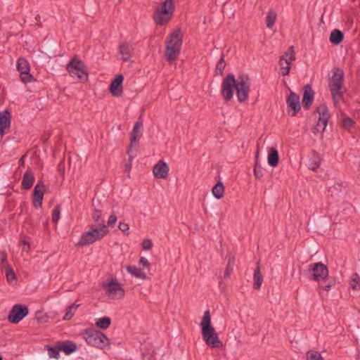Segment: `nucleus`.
Listing matches in <instances>:
<instances>
[{
  "label": "nucleus",
  "instance_id": "nucleus-1",
  "mask_svg": "<svg viewBox=\"0 0 360 360\" xmlns=\"http://www.w3.org/2000/svg\"><path fill=\"white\" fill-rule=\"evenodd\" d=\"M250 85L248 75L243 74L235 79L233 75L229 74L221 84L222 96L226 101H230L233 98V89H236L238 100L243 103L248 98Z\"/></svg>",
  "mask_w": 360,
  "mask_h": 360
},
{
  "label": "nucleus",
  "instance_id": "nucleus-2",
  "mask_svg": "<svg viewBox=\"0 0 360 360\" xmlns=\"http://www.w3.org/2000/svg\"><path fill=\"white\" fill-rule=\"evenodd\" d=\"M200 326L202 339L207 346L211 348H220L223 346L215 328L211 324V316L209 311H205Z\"/></svg>",
  "mask_w": 360,
  "mask_h": 360
},
{
  "label": "nucleus",
  "instance_id": "nucleus-3",
  "mask_svg": "<svg viewBox=\"0 0 360 360\" xmlns=\"http://www.w3.org/2000/svg\"><path fill=\"white\" fill-rule=\"evenodd\" d=\"M108 227L102 221L96 225H91L89 231L83 233L77 245L84 247L102 239L108 233Z\"/></svg>",
  "mask_w": 360,
  "mask_h": 360
},
{
  "label": "nucleus",
  "instance_id": "nucleus-4",
  "mask_svg": "<svg viewBox=\"0 0 360 360\" xmlns=\"http://www.w3.org/2000/svg\"><path fill=\"white\" fill-rule=\"evenodd\" d=\"M343 70L340 68H337L333 70V76L328 80V87L335 105H337L340 101L343 98Z\"/></svg>",
  "mask_w": 360,
  "mask_h": 360
},
{
  "label": "nucleus",
  "instance_id": "nucleus-5",
  "mask_svg": "<svg viewBox=\"0 0 360 360\" xmlns=\"http://www.w3.org/2000/svg\"><path fill=\"white\" fill-rule=\"evenodd\" d=\"M182 45V37L180 30H174L168 37L165 55L170 63L174 61L179 56Z\"/></svg>",
  "mask_w": 360,
  "mask_h": 360
},
{
  "label": "nucleus",
  "instance_id": "nucleus-6",
  "mask_svg": "<svg viewBox=\"0 0 360 360\" xmlns=\"http://www.w3.org/2000/svg\"><path fill=\"white\" fill-rule=\"evenodd\" d=\"M82 335L86 343L92 347L103 349L110 345L108 338L103 333L94 328L84 330Z\"/></svg>",
  "mask_w": 360,
  "mask_h": 360
},
{
  "label": "nucleus",
  "instance_id": "nucleus-7",
  "mask_svg": "<svg viewBox=\"0 0 360 360\" xmlns=\"http://www.w3.org/2000/svg\"><path fill=\"white\" fill-rule=\"evenodd\" d=\"M174 11V0H166L156 8L153 14V20L156 24L162 26L171 20Z\"/></svg>",
  "mask_w": 360,
  "mask_h": 360
},
{
  "label": "nucleus",
  "instance_id": "nucleus-8",
  "mask_svg": "<svg viewBox=\"0 0 360 360\" xmlns=\"http://www.w3.org/2000/svg\"><path fill=\"white\" fill-rule=\"evenodd\" d=\"M66 70L72 77H77L80 82H86L88 79L85 65L77 58L70 60L67 65Z\"/></svg>",
  "mask_w": 360,
  "mask_h": 360
},
{
  "label": "nucleus",
  "instance_id": "nucleus-9",
  "mask_svg": "<svg viewBox=\"0 0 360 360\" xmlns=\"http://www.w3.org/2000/svg\"><path fill=\"white\" fill-rule=\"evenodd\" d=\"M307 271L310 274L309 279L317 282L325 281L328 276V269L322 262L309 264Z\"/></svg>",
  "mask_w": 360,
  "mask_h": 360
},
{
  "label": "nucleus",
  "instance_id": "nucleus-10",
  "mask_svg": "<svg viewBox=\"0 0 360 360\" xmlns=\"http://www.w3.org/2000/svg\"><path fill=\"white\" fill-rule=\"evenodd\" d=\"M28 314V309L22 304H15L8 316V320L11 323H18Z\"/></svg>",
  "mask_w": 360,
  "mask_h": 360
},
{
  "label": "nucleus",
  "instance_id": "nucleus-11",
  "mask_svg": "<svg viewBox=\"0 0 360 360\" xmlns=\"http://www.w3.org/2000/svg\"><path fill=\"white\" fill-rule=\"evenodd\" d=\"M316 112L319 114V120L314 130L319 132H323L330 117L328 109L326 105H321L317 108Z\"/></svg>",
  "mask_w": 360,
  "mask_h": 360
},
{
  "label": "nucleus",
  "instance_id": "nucleus-12",
  "mask_svg": "<svg viewBox=\"0 0 360 360\" xmlns=\"http://www.w3.org/2000/svg\"><path fill=\"white\" fill-rule=\"evenodd\" d=\"M107 294L111 299H121L124 296V290L116 279L105 285Z\"/></svg>",
  "mask_w": 360,
  "mask_h": 360
},
{
  "label": "nucleus",
  "instance_id": "nucleus-13",
  "mask_svg": "<svg viewBox=\"0 0 360 360\" xmlns=\"http://www.w3.org/2000/svg\"><path fill=\"white\" fill-rule=\"evenodd\" d=\"M17 70L20 73V79L23 83L33 81V77L30 74V64L24 58H18L17 61Z\"/></svg>",
  "mask_w": 360,
  "mask_h": 360
},
{
  "label": "nucleus",
  "instance_id": "nucleus-14",
  "mask_svg": "<svg viewBox=\"0 0 360 360\" xmlns=\"http://www.w3.org/2000/svg\"><path fill=\"white\" fill-rule=\"evenodd\" d=\"M286 104L290 109L288 113L292 117L295 116L301 108L300 96L297 94L291 91L286 99Z\"/></svg>",
  "mask_w": 360,
  "mask_h": 360
},
{
  "label": "nucleus",
  "instance_id": "nucleus-15",
  "mask_svg": "<svg viewBox=\"0 0 360 360\" xmlns=\"http://www.w3.org/2000/svg\"><path fill=\"white\" fill-rule=\"evenodd\" d=\"M142 126L143 122L141 120H138L136 122L131 134L130 145L129 149L127 150L128 155H130L134 147L136 148L138 146V142L141 136V134L139 132V130Z\"/></svg>",
  "mask_w": 360,
  "mask_h": 360
},
{
  "label": "nucleus",
  "instance_id": "nucleus-16",
  "mask_svg": "<svg viewBox=\"0 0 360 360\" xmlns=\"http://www.w3.org/2000/svg\"><path fill=\"white\" fill-rule=\"evenodd\" d=\"M169 168L163 160H159L153 167V173L157 179H166L168 176Z\"/></svg>",
  "mask_w": 360,
  "mask_h": 360
},
{
  "label": "nucleus",
  "instance_id": "nucleus-17",
  "mask_svg": "<svg viewBox=\"0 0 360 360\" xmlns=\"http://www.w3.org/2000/svg\"><path fill=\"white\" fill-rule=\"evenodd\" d=\"M44 188V185L41 181H39L34 186L33 191V206L36 208L40 207L42 205Z\"/></svg>",
  "mask_w": 360,
  "mask_h": 360
},
{
  "label": "nucleus",
  "instance_id": "nucleus-18",
  "mask_svg": "<svg viewBox=\"0 0 360 360\" xmlns=\"http://www.w3.org/2000/svg\"><path fill=\"white\" fill-rule=\"evenodd\" d=\"M124 77L122 75H118L110 84V91L116 97H119L122 94V82Z\"/></svg>",
  "mask_w": 360,
  "mask_h": 360
},
{
  "label": "nucleus",
  "instance_id": "nucleus-19",
  "mask_svg": "<svg viewBox=\"0 0 360 360\" xmlns=\"http://www.w3.org/2000/svg\"><path fill=\"white\" fill-rule=\"evenodd\" d=\"M11 126V113L5 110L0 112V136L4 134V130Z\"/></svg>",
  "mask_w": 360,
  "mask_h": 360
},
{
  "label": "nucleus",
  "instance_id": "nucleus-20",
  "mask_svg": "<svg viewBox=\"0 0 360 360\" xmlns=\"http://www.w3.org/2000/svg\"><path fill=\"white\" fill-rule=\"evenodd\" d=\"M314 92L309 85H306L304 88V94L302 98L303 106L308 110L312 104Z\"/></svg>",
  "mask_w": 360,
  "mask_h": 360
},
{
  "label": "nucleus",
  "instance_id": "nucleus-21",
  "mask_svg": "<svg viewBox=\"0 0 360 360\" xmlns=\"http://www.w3.org/2000/svg\"><path fill=\"white\" fill-rule=\"evenodd\" d=\"M134 49L131 44L127 42H123L120 45L119 52L121 58L124 61H129L132 56Z\"/></svg>",
  "mask_w": 360,
  "mask_h": 360
},
{
  "label": "nucleus",
  "instance_id": "nucleus-22",
  "mask_svg": "<svg viewBox=\"0 0 360 360\" xmlns=\"http://www.w3.org/2000/svg\"><path fill=\"white\" fill-rule=\"evenodd\" d=\"M34 173L31 170L27 169L22 176V188L25 190L30 189L34 182Z\"/></svg>",
  "mask_w": 360,
  "mask_h": 360
},
{
  "label": "nucleus",
  "instance_id": "nucleus-23",
  "mask_svg": "<svg viewBox=\"0 0 360 360\" xmlns=\"http://www.w3.org/2000/svg\"><path fill=\"white\" fill-rule=\"evenodd\" d=\"M127 270L129 274L138 278L142 280H146L148 278L146 274L141 269L137 268L135 266H127Z\"/></svg>",
  "mask_w": 360,
  "mask_h": 360
},
{
  "label": "nucleus",
  "instance_id": "nucleus-24",
  "mask_svg": "<svg viewBox=\"0 0 360 360\" xmlns=\"http://www.w3.org/2000/svg\"><path fill=\"white\" fill-rule=\"evenodd\" d=\"M279 160V155L278 150L274 148H271L268 155V163L271 167L278 165Z\"/></svg>",
  "mask_w": 360,
  "mask_h": 360
},
{
  "label": "nucleus",
  "instance_id": "nucleus-25",
  "mask_svg": "<svg viewBox=\"0 0 360 360\" xmlns=\"http://www.w3.org/2000/svg\"><path fill=\"white\" fill-rule=\"evenodd\" d=\"M321 164V158L319 155L314 152L312 157L309 159L307 167L309 169L315 171L316 170Z\"/></svg>",
  "mask_w": 360,
  "mask_h": 360
},
{
  "label": "nucleus",
  "instance_id": "nucleus-26",
  "mask_svg": "<svg viewBox=\"0 0 360 360\" xmlns=\"http://www.w3.org/2000/svg\"><path fill=\"white\" fill-rule=\"evenodd\" d=\"M253 279H254L253 288L255 290H259L262 284V282H263V276L260 273V266L259 265H257V267L255 270Z\"/></svg>",
  "mask_w": 360,
  "mask_h": 360
},
{
  "label": "nucleus",
  "instance_id": "nucleus-27",
  "mask_svg": "<svg viewBox=\"0 0 360 360\" xmlns=\"http://www.w3.org/2000/svg\"><path fill=\"white\" fill-rule=\"evenodd\" d=\"M226 259H227V264H226V270H225V272L224 274V277L225 278H228L230 277L231 273L232 272V271L233 269L234 263H235V257L233 255H231V254H229L226 256Z\"/></svg>",
  "mask_w": 360,
  "mask_h": 360
},
{
  "label": "nucleus",
  "instance_id": "nucleus-28",
  "mask_svg": "<svg viewBox=\"0 0 360 360\" xmlns=\"http://www.w3.org/2000/svg\"><path fill=\"white\" fill-rule=\"evenodd\" d=\"M60 350L70 354L77 349V345L72 341H66L60 345Z\"/></svg>",
  "mask_w": 360,
  "mask_h": 360
},
{
  "label": "nucleus",
  "instance_id": "nucleus-29",
  "mask_svg": "<svg viewBox=\"0 0 360 360\" xmlns=\"http://www.w3.org/2000/svg\"><path fill=\"white\" fill-rule=\"evenodd\" d=\"M343 33L339 30H334L330 35V41L333 44H339L343 40Z\"/></svg>",
  "mask_w": 360,
  "mask_h": 360
},
{
  "label": "nucleus",
  "instance_id": "nucleus-30",
  "mask_svg": "<svg viewBox=\"0 0 360 360\" xmlns=\"http://www.w3.org/2000/svg\"><path fill=\"white\" fill-rule=\"evenodd\" d=\"M212 194L217 199L219 200L222 198L224 193V186L222 182L219 181L216 185L212 188Z\"/></svg>",
  "mask_w": 360,
  "mask_h": 360
},
{
  "label": "nucleus",
  "instance_id": "nucleus-31",
  "mask_svg": "<svg viewBox=\"0 0 360 360\" xmlns=\"http://www.w3.org/2000/svg\"><path fill=\"white\" fill-rule=\"evenodd\" d=\"M292 63L285 60L283 58H280L279 65L281 67V74L282 76H286L289 74L290 70V65Z\"/></svg>",
  "mask_w": 360,
  "mask_h": 360
},
{
  "label": "nucleus",
  "instance_id": "nucleus-32",
  "mask_svg": "<svg viewBox=\"0 0 360 360\" xmlns=\"http://www.w3.org/2000/svg\"><path fill=\"white\" fill-rule=\"evenodd\" d=\"M276 13L275 11H274L273 10H270L268 13H267V15H266V27L269 29H271L273 28L274 24H275V21L276 20Z\"/></svg>",
  "mask_w": 360,
  "mask_h": 360
},
{
  "label": "nucleus",
  "instance_id": "nucleus-33",
  "mask_svg": "<svg viewBox=\"0 0 360 360\" xmlns=\"http://www.w3.org/2000/svg\"><path fill=\"white\" fill-rule=\"evenodd\" d=\"M349 284L352 290L360 291V276L357 273L352 274Z\"/></svg>",
  "mask_w": 360,
  "mask_h": 360
},
{
  "label": "nucleus",
  "instance_id": "nucleus-34",
  "mask_svg": "<svg viewBox=\"0 0 360 360\" xmlns=\"http://www.w3.org/2000/svg\"><path fill=\"white\" fill-rule=\"evenodd\" d=\"M110 323L111 319L107 316L98 319L96 321V327L103 330L107 329L110 326Z\"/></svg>",
  "mask_w": 360,
  "mask_h": 360
},
{
  "label": "nucleus",
  "instance_id": "nucleus-35",
  "mask_svg": "<svg viewBox=\"0 0 360 360\" xmlns=\"http://www.w3.org/2000/svg\"><path fill=\"white\" fill-rule=\"evenodd\" d=\"M46 349L48 351V354L50 358H53L56 359H58L60 356L59 352L61 351L60 345L55 347L46 345Z\"/></svg>",
  "mask_w": 360,
  "mask_h": 360
},
{
  "label": "nucleus",
  "instance_id": "nucleus-36",
  "mask_svg": "<svg viewBox=\"0 0 360 360\" xmlns=\"http://www.w3.org/2000/svg\"><path fill=\"white\" fill-rule=\"evenodd\" d=\"M280 58H283L285 60L292 63L295 60L294 47L292 46H290L284 54L280 57Z\"/></svg>",
  "mask_w": 360,
  "mask_h": 360
},
{
  "label": "nucleus",
  "instance_id": "nucleus-37",
  "mask_svg": "<svg viewBox=\"0 0 360 360\" xmlns=\"http://www.w3.org/2000/svg\"><path fill=\"white\" fill-rule=\"evenodd\" d=\"M79 304H71L70 306H69L67 309H66V311H65V316H63V319L64 320H70L72 316H74L76 310L77 309V308L79 307Z\"/></svg>",
  "mask_w": 360,
  "mask_h": 360
},
{
  "label": "nucleus",
  "instance_id": "nucleus-38",
  "mask_svg": "<svg viewBox=\"0 0 360 360\" xmlns=\"http://www.w3.org/2000/svg\"><path fill=\"white\" fill-rule=\"evenodd\" d=\"M6 277L9 283H11L16 279L15 274L9 265H6Z\"/></svg>",
  "mask_w": 360,
  "mask_h": 360
},
{
  "label": "nucleus",
  "instance_id": "nucleus-39",
  "mask_svg": "<svg viewBox=\"0 0 360 360\" xmlns=\"http://www.w3.org/2000/svg\"><path fill=\"white\" fill-rule=\"evenodd\" d=\"M307 360H324L321 354L316 351L309 350L306 354Z\"/></svg>",
  "mask_w": 360,
  "mask_h": 360
},
{
  "label": "nucleus",
  "instance_id": "nucleus-40",
  "mask_svg": "<svg viewBox=\"0 0 360 360\" xmlns=\"http://www.w3.org/2000/svg\"><path fill=\"white\" fill-rule=\"evenodd\" d=\"M355 124V122L352 119L350 118L349 117H347V116H343L342 118V127L349 130L352 127H354Z\"/></svg>",
  "mask_w": 360,
  "mask_h": 360
},
{
  "label": "nucleus",
  "instance_id": "nucleus-41",
  "mask_svg": "<svg viewBox=\"0 0 360 360\" xmlns=\"http://www.w3.org/2000/svg\"><path fill=\"white\" fill-rule=\"evenodd\" d=\"M226 64L224 60V56L222 54L216 66V71L217 74L222 75L224 70L226 68Z\"/></svg>",
  "mask_w": 360,
  "mask_h": 360
},
{
  "label": "nucleus",
  "instance_id": "nucleus-42",
  "mask_svg": "<svg viewBox=\"0 0 360 360\" xmlns=\"http://www.w3.org/2000/svg\"><path fill=\"white\" fill-rule=\"evenodd\" d=\"M60 205H57L54 207L52 212V220L55 224H57L60 219Z\"/></svg>",
  "mask_w": 360,
  "mask_h": 360
},
{
  "label": "nucleus",
  "instance_id": "nucleus-43",
  "mask_svg": "<svg viewBox=\"0 0 360 360\" xmlns=\"http://www.w3.org/2000/svg\"><path fill=\"white\" fill-rule=\"evenodd\" d=\"M254 174L256 179H261L263 176V171L261 166L256 162L254 167Z\"/></svg>",
  "mask_w": 360,
  "mask_h": 360
},
{
  "label": "nucleus",
  "instance_id": "nucleus-44",
  "mask_svg": "<svg viewBox=\"0 0 360 360\" xmlns=\"http://www.w3.org/2000/svg\"><path fill=\"white\" fill-rule=\"evenodd\" d=\"M101 215H102L101 210L95 208L94 210V212L92 214V219L97 224L101 223V221H103V220H101Z\"/></svg>",
  "mask_w": 360,
  "mask_h": 360
},
{
  "label": "nucleus",
  "instance_id": "nucleus-45",
  "mask_svg": "<svg viewBox=\"0 0 360 360\" xmlns=\"http://www.w3.org/2000/svg\"><path fill=\"white\" fill-rule=\"evenodd\" d=\"M142 248L145 250H149L153 247V242L150 239H144L141 244Z\"/></svg>",
  "mask_w": 360,
  "mask_h": 360
},
{
  "label": "nucleus",
  "instance_id": "nucleus-46",
  "mask_svg": "<svg viewBox=\"0 0 360 360\" xmlns=\"http://www.w3.org/2000/svg\"><path fill=\"white\" fill-rule=\"evenodd\" d=\"M129 162L127 163L124 165V171L127 172H129L131 169V161L135 158L136 154H134V152L132 150L131 153H130V155H129Z\"/></svg>",
  "mask_w": 360,
  "mask_h": 360
},
{
  "label": "nucleus",
  "instance_id": "nucleus-47",
  "mask_svg": "<svg viewBox=\"0 0 360 360\" xmlns=\"http://www.w3.org/2000/svg\"><path fill=\"white\" fill-rule=\"evenodd\" d=\"M36 319L40 323H45L47 321V316L41 311L36 313Z\"/></svg>",
  "mask_w": 360,
  "mask_h": 360
},
{
  "label": "nucleus",
  "instance_id": "nucleus-48",
  "mask_svg": "<svg viewBox=\"0 0 360 360\" xmlns=\"http://www.w3.org/2000/svg\"><path fill=\"white\" fill-rule=\"evenodd\" d=\"M117 220V218L116 215L115 214H111L109 217V219H108V225H106V226H114V225L115 224Z\"/></svg>",
  "mask_w": 360,
  "mask_h": 360
},
{
  "label": "nucleus",
  "instance_id": "nucleus-49",
  "mask_svg": "<svg viewBox=\"0 0 360 360\" xmlns=\"http://www.w3.org/2000/svg\"><path fill=\"white\" fill-rule=\"evenodd\" d=\"M118 228L123 233H127L129 229V226L127 223L120 222Z\"/></svg>",
  "mask_w": 360,
  "mask_h": 360
},
{
  "label": "nucleus",
  "instance_id": "nucleus-50",
  "mask_svg": "<svg viewBox=\"0 0 360 360\" xmlns=\"http://www.w3.org/2000/svg\"><path fill=\"white\" fill-rule=\"evenodd\" d=\"M139 264H141L144 267H150V264L148 262V260L143 257H141L140 258Z\"/></svg>",
  "mask_w": 360,
  "mask_h": 360
},
{
  "label": "nucleus",
  "instance_id": "nucleus-51",
  "mask_svg": "<svg viewBox=\"0 0 360 360\" xmlns=\"http://www.w3.org/2000/svg\"><path fill=\"white\" fill-rule=\"evenodd\" d=\"M334 285H335V282L330 281L325 285H319V288H322L323 290H325L326 291H329L330 290L331 287H333Z\"/></svg>",
  "mask_w": 360,
  "mask_h": 360
},
{
  "label": "nucleus",
  "instance_id": "nucleus-52",
  "mask_svg": "<svg viewBox=\"0 0 360 360\" xmlns=\"http://www.w3.org/2000/svg\"><path fill=\"white\" fill-rule=\"evenodd\" d=\"M58 172L60 174L64 175L65 174V162L60 161L58 166Z\"/></svg>",
  "mask_w": 360,
  "mask_h": 360
},
{
  "label": "nucleus",
  "instance_id": "nucleus-53",
  "mask_svg": "<svg viewBox=\"0 0 360 360\" xmlns=\"http://www.w3.org/2000/svg\"><path fill=\"white\" fill-rule=\"evenodd\" d=\"M0 257H1V264H6L7 263V255L5 252H1L0 253Z\"/></svg>",
  "mask_w": 360,
  "mask_h": 360
},
{
  "label": "nucleus",
  "instance_id": "nucleus-54",
  "mask_svg": "<svg viewBox=\"0 0 360 360\" xmlns=\"http://www.w3.org/2000/svg\"><path fill=\"white\" fill-rule=\"evenodd\" d=\"M25 155H22V156L20 158V160H19V161H18V163H19V165H20V166H23V165H24V164H25Z\"/></svg>",
  "mask_w": 360,
  "mask_h": 360
},
{
  "label": "nucleus",
  "instance_id": "nucleus-55",
  "mask_svg": "<svg viewBox=\"0 0 360 360\" xmlns=\"http://www.w3.org/2000/svg\"><path fill=\"white\" fill-rule=\"evenodd\" d=\"M258 154H259V152L257 151V156H256V158H257V157H258Z\"/></svg>",
  "mask_w": 360,
  "mask_h": 360
},
{
  "label": "nucleus",
  "instance_id": "nucleus-56",
  "mask_svg": "<svg viewBox=\"0 0 360 360\" xmlns=\"http://www.w3.org/2000/svg\"><path fill=\"white\" fill-rule=\"evenodd\" d=\"M0 360H3V358L1 356H0Z\"/></svg>",
  "mask_w": 360,
  "mask_h": 360
}]
</instances>
